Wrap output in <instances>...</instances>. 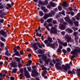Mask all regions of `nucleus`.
<instances>
[{
    "label": "nucleus",
    "mask_w": 80,
    "mask_h": 80,
    "mask_svg": "<svg viewBox=\"0 0 80 80\" xmlns=\"http://www.w3.org/2000/svg\"><path fill=\"white\" fill-rule=\"evenodd\" d=\"M62 61H60V62H57L55 65V67L56 68H57V70H62H62H63V68L64 71H63L64 72H65L68 70V69H70V65L68 64H67L66 66L65 65L62 64V67L60 66L62 64Z\"/></svg>",
    "instance_id": "f257e3e1"
},
{
    "label": "nucleus",
    "mask_w": 80,
    "mask_h": 80,
    "mask_svg": "<svg viewBox=\"0 0 80 80\" xmlns=\"http://www.w3.org/2000/svg\"><path fill=\"white\" fill-rule=\"evenodd\" d=\"M1 28H2V27H0V30H1ZM0 33H1V35H2V36H3L4 38H6L7 37V32L4 31L3 29L0 31Z\"/></svg>",
    "instance_id": "f03ea898"
},
{
    "label": "nucleus",
    "mask_w": 80,
    "mask_h": 80,
    "mask_svg": "<svg viewBox=\"0 0 80 80\" xmlns=\"http://www.w3.org/2000/svg\"><path fill=\"white\" fill-rule=\"evenodd\" d=\"M38 3L41 5L45 6V5H47L48 4V2L47 0H45L44 2L42 1H39L38 2Z\"/></svg>",
    "instance_id": "7ed1b4c3"
},
{
    "label": "nucleus",
    "mask_w": 80,
    "mask_h": 80,
    "mask_svg": "<svg viewBox=\"0 0 80 80\" xmlns=\"http://www.w3.org/2000/svg\"><path fill=\"white\" fill-rule=\"evenodd\" d=\"M50 32L51 33L57 34V29L55 27H52Z\"/></svg>",
    "instance_id": "20e7f679"
},
{
    "label": "nucleus",
    "mask_w": 80,
    "mask_h": 80,
    "mask_svg": "<svg viewBox=\"0 0 80 80\" xmlns=\"http://www.w3.org/2000/svg\"><path fill=\"white\" fill-rule=\"evenodd\" d=\"M39 73L37 71L34 70H32V73L31 74V75L32 77H34L38 75Z\"/></svg>",
    "instance_id": "39448f33"
},
{
    "label": "nucleus",
    "mask_w": 80,
    "mask_h": 80,
    "mask_svg": "<svg viewBox=\"0 0 80 80\" xmlns=\"http://www.w3.org/2000/svg\"><path fill=\"white\" fill-rule=\"evenodd\" d=\"M65 39L67 40V42L68 43H69V42H70V40H71V39L72 38L71 37L67 34L65 35Z\"/></svg>",
    "instance_id": "423d86ee"
},
{
    "label": "nucleus",
    "mask_w": 80,
    "mask_h": 80,
    "mask_svg": "<svg viewBox=\"0 0 80 80\" xmlns=\"http://www.w3.org/2000/svg\"><path fill=\"white\" fill-rule=\"evenodd\" d=\"M11 67H13L14 68H17L18 67V66L17 65V62L16 61H15L14 62H12L11 64Z\"/></svg>",
    "instance_id": "0eeeda50"
},
{
    "label": "nucleus",
    "mask_w": 80,
    "mask_h": 80,
    "mask_svg": "<svg viewBox=\"0 0 80 80\" xmlns=\"http://www.w3.org/2000/svg\"><path fill=\"white\" fill-rule=\"evenodd\" d=\"M68 73L69 75H70V74H74V75H75V72L73 70L71 71V70L69 69L68 71Z\"/></svg>",
    "instance_id": "6e6552de"
},
{
    "label": "nucleus",
    "mask_w": 80,
    "mask_h": 80,
    "mask_svg": "<svg viewBox=\"0 0 80 80\" xmlns=\"http://www.w3.org/2000/svg\"><path fill=\"white\" fill-rule=\"evenodd\" d=\"M25 76L27 78H31V76H30V75L28 72H25Z\"/></svg>",
    "instance_id": "1a4fd4ad"
},
{
    "label": "nucleus",
    "mask_w": 80,
    "mask_h": 80,
    "mask_svg": "<svg viewBox=\"0 0 80 80\" xmlns=\"http://www.w3.org/2000/svg\"><path fill=\"white\" fill-rule=\"evenodd\" d=\"M15 55L16 56H17L18 57H20L21 56V55L20 54V52L18 51L16 52H15L14 54H13L12 57H14V56Z\"/></svg>",
    "instance_id": "9d476101"
},
{
    "label": "nucleus",
    "mask_w": 80,
    "mask_h": 80,
    "mask_svg": "<svg viewBox=\"0 0 80 80\" xmlns=\"http://www.w3.org/2000/svg\"><path fill=\"white\" fill-rule=\"evenodd\" d=\"M32 45L33 47L32 48H33V50L34 51H36V50H37L38 49V46H36L35 45Z\"/></svg>",
    "instance_id": "9b49d317"
},
{
    "label": "nucleus",
    "mask_w": 80,
    "mask_h": 80,
    "mask_svg": "<svg viewBox=\"0 0 80 80\" xmlns=\"http://www.w3.org/2000/svg\"><path fill=\"white\" fill-rule=\"evenodd\" d=\"M77 76L78 77H80V68H78L77 69Z\"/></svg>",
    "instance_id": "f8f14e48"
},
{
    "label": "nucleus",
    "mask_w": 80,
    "mask_h": 80,
    "mask_svg": "<svg viewBox=\"0 0 80 80\" xmlns=\"http://www.w3.org/2000/svg\"><path fill=\"white\" fill-rule=\"evenodd\" d=\"M45 63L47 65H48V63H49V62H50V58H48V59L44 61Z\"/></svg>",
    "instance_id": "ddd939ff"
},
{
    "label": "nucleus",
    "mask_w": 80,
    "mask_h": 80,
    "mask_svg": "<svg viewBox=\"0 0 80 80\" xmlns=\"http://www.w3.org/2000/svg\"><path fill=\"white\" fill-rule=\"evenodd\" d=\"M43 25L44 27H46V28H47V29L48 30V31H50V29H49L48 26V25L46 26L47 25V22H45Z\"/></svg>",
    "instance_id": "4468645a"
},
{
    "label": "nucleus",
    "mask_w": 80,
    "mask_h": 80,
    "mask_svg": "<svg viewBox=\"0 0 80 80\" xmlns=\"http://www.w3.org/2000/svg\"><path fill=\"white\" fill-rule=\"evenodd\" d=\"M64 20L66 22L70 20L69 15H67V16L64 18Z\"/></svg>",
    "instance_id": "2eb2a0df"
},
{
    "label": "nucleus",
    "mask_w": 80,
    "mask_h": 80,
    "mask_svg": "<svg viewBox=\"0 0 80 80\" xmlns=\"http://www.w3.org/2000/svg\"><path fill=\"white\" fill-rule=\"evenodd\" d=\"M37 51L39 54H43V50L42 49H39Z\"/></svg>",
    "instance_id": "dca6fc26"
},
{
    "label": "nucleus",
    "mask_w": 80,
    "mask_h": 80,
    "mask_svg": "<svg viewBox=\"0 0 80 80\" xmlns=\"http://www.w3.org/2000/svg\"><path fill=\"white\" fill-rule=\"evenodd\" d=\"M66 30L67 32H69V33H72L73 32V30L68 28H67Z\"/></svg>",
    "instance_id": "f3484780"
},
{
    "label": "nucleus",
    "mask_w": 80,
    "mask_h": 80,
    "mask_svg": "<svg viewBox=\"0 0 80 80\" xmlns=\"http://www.w3.org/2000/svg\"><path fill=\"white\" fill-rule=\"evenodd\" d=\"M15 59L17 61V62H18V63H21L20 62V58L18 57H16L15 58Z\"/></svg>",
    "instance_id": "a211bd4d"
},
{
    "label": "nucleus",
    "mask_w": 80,
    "mask_h": 80,
    "mask_svg": "<svg viewBox=\"0 0 80 80\" xmlns=\"http://www.w3.org/2000/svg\"><path fill=\"white\" fill-rule=\"evenodd\" d=\"M28 62V63L26 65V66H27L28 67V66H30L32 63V61L31 60H29Z\"/></svg>",
    "instance_id": "6ab92c4d"
},
{
    "label": "nucleus",
    "mask_w": 80,
    "mask_h": 80,
    "mask_svg": "<svg viewBox=\"0 0 80 80\" xmlns=\"http://www.w3.org/2000/svg\"><path fill=\"white\" fill-rule=\"evenodd\" d=\"M50 4L51 6L52 7H55V5H56V4H55L53 3V2H50Z\"/></svg>",
    "instance_id": "aec40b11"
},
{
    "label": "nucleus",
    "mask_w": 80,
    "mask_h": 80,
    "mask_svg": "<svg viewBox=\"0 0 80 80\" xmlns=\"http://www.w3.org/2000/svg\"><path fill=\"white\" fill-rule=\"evenodd\" d=\"M55 43H51V47H52V48H56V47H55Z\"/></svg>",
    "instance_id": "412c9836"
},
{
    "label": "nucleus",
    "mask_w": 80,
    "mask_h": 80,
    "mask_svg": "<svg viewBox=\"0 0 80 80\" xmlns=\"http://www.w3.org/2000/svg\"><path fill=\"white\" fill-rule=\"evenodd\" d=\"M67 7V3L66 2H65L63 4V8H65Z\"/></svg>",
    "instance_id": "4be33fe9"
},
{
    "label": "nucleus",
    "mask_w": 80,
    "mask_h": 80,
    "mask_svg": "<svg viewBox=\"0 0 80 80\" xmlns=\"http://www.w3.org/2000/svg\"><path fill=\"white\" fill-rule=\"evenodd\" d=\"M39 15L40 17L43 16V12L41 11H39Z\"/></svg>",
    "instance_id": "5701e85b"
},
{
    "label": "nucleus",
    "mask_w": 80,
    "mask_h": 80,
    "mask_svg": "<svg viewBox=\"0 0 80 80\" xmlns=\"http://www.w3.org/2000/svg\"><path fill=\"white\" fill-rule=\"evenodd\" d=\"M39 43H38V42H34V43L33 42H31V44H30L31 45H36V46H37V45H38V44Z\"/></svg>",
    "instance_id": "b1692460"
},
{
    "label": "nucleus",
    "mask_w": 80,
    "mask_h": 80,
    "mask_svg": "<svg viewBox=\"0 0 80 80\" xmlns=\"http://www.w3.org/2000/svg\"><path fill=\"white\" fill-rule=\"evenodd\" d=\"M42 58V60H43V61H45V60H47V56L46 55L45 56H43Z\"/></svg>",
    "instance_id": "393cba45"
},
{
    "label": "nucleus",
    "mask_w": 80,
    "mask_h": 80,
    "mask_svg": "<svg viewBox=\"0 0 80 80\" xmlns=\"http://www.w3.org/2000/svg\"><path fill=\"white\" fill-rule=\"evenodd\" d=\"M48 40L50 43L52 42V38L51 37H49L48 38Z\"/></svg>",
    "instance_id": "a878e982"
},
{
    "label": "nucleus",
    "mask_w": 80,
    "mask_h": 80,
    "mask_svg": "<svg viewBox=\"0 0 80 80\" xmlns=\"http://www.w3.org/2000/svg\"><path fill=\"white\" fill-rule=\"evenodd\" d=\"M61 30H65V26L63 25H61L60 27Z\"/></svg>",
    "instance_id": "bb28decb"
},
{
    "label": "nucleus",
    "mask_w": 80,
    "mask_h": 80,
    "mask_svg": "<svg viewBox=\"0 0 80 80\" xmlns=\"http://www.w3.org/2000/svg\"><path fill=\"white\" fill-rule=\"evenodd\" d=\"M3 8H4L3 7V4L0 2V9H3Z\"/></svg>",
    "instance_id": "cd10ccee"
},
{
    "label": "nucleus",
    "mask_w": 80,
    "mask_h": 80,
    "mask_svg": "<svg viewBox=\"0 0 80 80\" xmlns=\"http://www.w3.org/2000/svg\"><path fill=\"white\" fill-rule=\"evenodd\" d=\"M17 69L16 68H14L12 70V73H17Z\"/></svg>",
    "instance_id": "c85d7f7f"
},
{
    "label": "nucleus",
    "mask_w": 80,
    "mask_h": 80,
    "mask_svg": "<svg viewBox=\"0 0 80 80\" xmlns=\"http://www.w3.org/2000/svg\"><path fill=\"white\" fill-rule=\"evenodd\" d=\"M1 38V40L2 41V42H5V41H6V39L3 37H0Z\"/></svg>",
    "instance_id": "c756f323"
},
{
    "label": "nucleus",
    "mask_w": 80,
    "mask_h": 80,
    "mask_svg": "<svg viewBox=\"0 0 80 80\" xmlns=\"http://www.w3.org/2000/svg\"><path fill=\"white\" fill-rule=\"evenodd\" d=\"M48 14H46L43 17V18L44 19V20H46V19H47L48 18Z\"/></svg>",
    "instance_id": "7c9ffc66"
},
{
    "label": "nucleus",
    "mask_w": 80,
    "mask_h": 80,
    "mask_svg": "<svg viewBox=\"0 0 80 80\" xmlns=\"http://www.w3.org/2000/svg\"><path fill=\"white\" fill-rule=\"evenodd\" d=\"M62 45H63V47H67V42H65L63 43V42L61 43Z\"/></svg>",
    "instance_id": "2f4dec72"
},
{
    "label": "nucleus",
    "mask_w": 80,
    "mask_h": 80,
    "mask_svg": "<svg viewBox=\"0 0 80 80\" xmlns=\"http://www.w3.org/2000/svg\"><path fill=\"white\" fill-rule=\"evenodd\" d=\"M74 52H75V53H78L77 52H78V53H79V52H80V48L79 49H76L75 51Z\"/></svg>",
    "instance_id": "473e14b6"
},
{
    "label": "nucleus",
    "mask_w": 80,
    "mask_h": 80,
    "mask_svg": "<svg viewBox=\"0 0 80 80\" xmlns=\"http://www.w3.org/2000/svg\"><path fill=\"white\" fill-rule=\"evenodd\" d=\"M74 24L75 25V26H76V27H78V22H74Z\"/></svg>",
    "instance_id": "72a5a7b5"
},
{
    "label": "nucleus",
    "mask_w": 80,
    "mask_h": 80,
    "mask_svg": "<svg viewBox=\"0 0 80 80\" xmlns=\"http://www.w3.org/2000/svg\"><path fill=\"white\" fill-rule=\"evenodd\" d=\"M78 33L77 32H74L73 33V35L74 36V37H77V35H78Z\"/></svg>",
    "instance_id": "f704fd0d"
},
{
    "label": "nucleus",
    "mask_w": 80,
    "mask_h": 80,
    "mask_svg": "<svg viewBox=\"0 0 80 80\" xmlns=\"http://www.w3.org/2000/svg\"><path fill=\"white\" fill-rule=\"evenodd\" d=\"M48 17H53V16L51 12H50L48 14Z\"/></svg>",
    "instance_id": "c9c22d12"
},
{
    "label": "nucleus",
    "mask_w": 80,
    "mask_h": 80,
    "mask_svg": "<svg viewBox=\"0 0 80 80\" xmlns=\"http://www.w3.org/2000/svg\"><path fill=\"white\" fill-rule=\"evenodd\" d=\"M37 45H38V47L40 48H42V47L41 44H40V43H39Z\"/></svg>",
    "instance_id": "e433bc0d"
},
{
    "label": "nucleus",
    "mask_w": 80,
    "mask_h": 80,
    "mask_svg": "<svg viewBox=\"0 0 80 80\" xmlns=\"http://www.w3.org/2000/svg\"><path fill=\"white\" fill-rule=\"evenodd\" d=\"M68 23L69 24H71V25H73V22H72V21L71 20H70L68 21Z\"/></svg>",
    "instance_id": "4c0bfd02"
},
{
    "label": "nucleus",
    "mask_w": 80,
    "mask_h": 80,
    "mask_svg": "<svg viewBox=\"0 0 80 80\" xmlns=\"http://www.w3.org/2000/svg\"><path fill=\"white\" fill-rule=\"evenodd\" d=\"M52 21V19H48L47 20V22L48 23H50Z\"/></svg>",
    "instance_id": "58836bf2"
},
{
    "label": "nucleus",
    "mask_w": 80,
    "mask_h": 80,
    "mask_svg": "<svg viewBox=\"0 0 80 80\" xmlns=\"http://www.w3.org/2000/svg\"><path fill=\"white\" fill-rule=\"evenodd\" d=\"M58 8L59 11H61L62 10V7L60 6H59L58 7Z\"/></svg>",
    "instance_id": "ea45409f"
},
{
    "label": "nucleus",
    "mask_w": 80,
    "mask_h": 80,
    "mask_svg": "<svg viewBox=\"0 0 80 80\" xmlns=\"http://www.w3.org/2000/svg\"><path fill=\"white\" fill-rule=\"evenodd\" d=\"M32 68L33 69V70H36V68H37V66H32Z\"/></svg>",
    "instance_id": "a19ab883"
},
{
    "label": "nucleus",
    "mask_w": 80,
    "mask_h": 80,
    "mask_svg": "<svg viewBox=\"0 0 80 80\" xmlns=\"http://www.w3.org/2000/svg\"><path fill=\"white\" fill-rule=\"evenodd\" d=\"M57 40H58V42L59 44H60V43L61 44V45H62V43L63 42H61V41L60 40V39H59V38H58Z\"/></svg>",
    "instance_id": "79ce46f5"
},
{
    "label": "nucleus",
    "mask_w": 80,
    "mask_h": 80,
    "mask_svg": "<svg viewBox=\"0 0 80 80\" xmlns=\"http://www.w3.org/2000/svg\"><path fill=\"white\" fill-rule=\"evenodd\" d=\"M57 52H58V53H62V50L59 48H58V49Z\"/></svg>",
    "instance_id": "37998d69"
},
{
    "label": "nucleus",
    "mask_w": 80,
    "mask_h": 80,
    "mask_svg": "<svg viewBox=\"0 0 80 80\" xmlns=\"http://www.w3.org/2000/svg\"><path fill=\"white\" fill-rule=\"evenodd\" d=\"M27 68L29 72H32V68H31V67H30L29 68L28 67Z\"/></svg>",
    "instance_id": "c03bdc74"
},
{
    "label": "nucleus",
    "mask_w": 80,
    "mask_h": 80,
    "mask_svg": "<svg viewBox=\"0 0 80 80\" xmlns=\"http://www.w3.org/2000/svg\"><path fill=\"white\" fill-rule=\"evenodd\" d=\"M20 54L21 55H23V54H24V52H23V51H20Z\"/></svg>",
    "instance_id": "a18cd8bd"
},
{
    "label": "nucleus",
    "mask_w": 80,
    "mask_h": 80,
    "mask_svg": "<svg viewBox=\"0 0 80 80\" xmlns=\"http://www.w3.org/2000/svg\"><path fill=\"white\" fill-rule=\"evenodd\" d=\"M51 13L52 14V16H54L55 15V12L53 11H51Z\"/></svg>",
    "instance_id": "49530a36"
},
{
    "label": "nucleus",
    "mask_w": 80,
    "mask_h": 80,
    "mask_svg": "<svg viewBox=\"0 0 80 80\" xmlns=\"http://www.w3.org/2000/svg\"><path fill=\"white\" fill-rule=\"evenodd\" d=\"M18 68H20V67H22V65L21 64V62L19 63H18Z\"/></svg>",
    "instance_id": "de8ad7c7"
},
{
    "label": "nucleus",
    "mask_w": 80,
    "mask_h": 80,
    "mask_svg": "<svg viewBox=\"0 0 80 80\" xmlns=\"http://www.w3.org/2000/svg\"><path fill=\"white\" fill-rule=\"evenodd\" d=\"M72 29H73V30H74V31H76L77 30H78V28H75V27H72Z\"/></svg>",
    "instance_id": "09e8293b"
},
{
    "label": "nucleus",
    "mask_w": 80,
    "mask_h": 80,
    "mask_svg": "<svg viewBox=\"0 0 80 80\" xmlns=\"http://www.w3.org/2000/svg\"><path fill=\"white\" fill-rule=\"evenodd\" d=\"M13 52L14 53H16L17 52H18L17 51V49L15 48H13Z\"/></svg>",
    "instance_id": "8fccbe9b"
},
{
    "label": "nucleus",
    "mask_w": 80,
    "mask_h": 80,
    "mask_svg": "<svg viewBox=\"0 0 80 80\" xmlns=\"http://www.w3.org/2000/svg\"><path fill=\"white\" fill-rule=\"evenodd\" d=\"M23 69L24 73H26L28 72L27 70V68H24Z\"/></svg>",
    "instance_id": "3c124183"
},
{
    "label": "nucleus",
    "mask_w": 80,
    "mask_h": 80,
    "mask_svg": "<svg viewBox=\"0 0 80 80\" xmlns=\"http://www.w3.org/2000/svg\"><path fill=\"white\" fill-rule=\"evenodd\" d=\"M41 23H44V20L42 18H41Z\"/></svg>",
    "instance_id": "603ef678"
},
{
    "label": "nucleus",
    "mask_w": 80,
    "mask_h": 80,
    "mask_svg": "<svg viewBox=\"0 0 80 80\" xmlns=\"http://www.w3.org/2000/svg\"><path fill=\"white\" fill-rule=\"evenodd\" d=\"M6 50H7V51L5 52V55H7V54L9 52V51H8V49H7V48H6Z\"/></svg>",
    "instance_id": "864d4df0"
},
{
    "label": "nucleus",
    "mask_w": 80,
    "mask_h": 80,
    "mask_svg": "<svg viewBox=\"0 0 80 80\" xmlns=\"http://www.w3.org/2000/svg\"><path fill=\"white\" fill-rule=\"evenodd\" d=\"M4 22V20L3 19H2V20L0 19V24L1 23H3Z\"/></svg>",
    "instance_id": "5fc2aeb1"
},
{
    "label": "nucleus",
    "mask_w": 80,
    "mask_h": 80,
    "mask_svg": "<svg viewBox=\"0 0 80 80\" xmlns=\"http://www.w3.org/2000/svg\"><path fill=\"white\" fill-rule=\"evenodd\" d=\"M61 17H60V15H57L56 16V18H60Z\"/></svg>",
    "instance_id": "6e6d98bb"
},
{
    "label": "nucleus",
    "mask_w": 80,
    "mask_h": 80,
    "mask_svg": "<svg viewBox=\"0 0 80 80\" xmlns=\"http://www.w3.org/2000/svg\"><path fill=\"white\" fill-rule=\"evenodd\" d=\"M75 17L76 18H77V20H80V18L79 17H78L77 16H75Z\"/></svg>",
    "instance_id": "4d7b16f0"
},
{
    "label": "nucleus",
    "mask_w": 80,
    "mask_h": 80,
    "mask_svg": "<svg viewBox=\"0 0 80 80\" xmlns=\"http://www.w3.org/2000/svg\"><path fill=\"white\" fill-rule=\"evenodd\" d=\"M7 6H8L9 8H11L12 7V5L10 4H8Z\"/></svg>",
    "instance_id": "13d9d810"
},
{
    "label": "nucleus",
    "mask_w": 80,
    "mask_h": 80,
    "mask_svg": "<svg viewBox=\"0 0 80 80\" xmlns=\"http://www.w3.org/2000/svg\"><path fill=\"white\" fill-rule=\"evenodd\" d=\"M47 70V68L45 67L43 68L42 69V70Z\"/></svg>",
    "instance_id": "bf43d9fd"
},
{
    "label": "nucleus",
    "mask_w": 80,
    "mask_h": 80,
    "mask_svg": "<svg viewBox=\"0 0 80 80\" xmlns=\"http://www.w3.org/2000/svg\"><path fill=\"white\" fill-rule=\"evenodd\" d=\"M49 65L50 66H51L52 67H54V64L52 63V62L49 63Z\"/></svg>",
    "instance_id": "052dcab7"
},
{
    "label": "nucleus",
    "mask_w": 80,
    "mask_h": 80,
    "mask_svg": "<svg viewBox=\"0 0 80 80\" xmlns=\"http://www.w3.org/2000/svg\"><path fill=\"white\" fill-rule=\"evenodd\" d=\"M44 43H48V40L46 39L44 41Z\"/></svg>",
    "instance_id": "680f3d73"
},
{
    "label": "nucleus",
    "mask_w": 80,
    "mask_h": 80,
    "mask_svg": "<svg viewBox=\"0 0 80 80\" xmlns=\"http://www.w3.org/2000/svg\"><path fill=\"white\" fill-rule=\"evenodd\" d=\"M67 52H70L71 51V49L70 48H67Z\"/></svg>",
    "instance_id": "e2e57ef3"
},
{
    "label": "nucleus",
    "mask_w": 80,
    "mask_h": 80,
    "mask_svg": "<svg viewBox=\"0 0 80 80\" xmlns=\"http://www.w3.org/2000/svg\"><path fill=\"white\" fill-rule=\"evenodd\" d=\"M53 24H57V21L55 20H53Z\"/></svg>",
    "instance_id": "0e129e2a"
},
{
    "label": "nucleus",
    "mask_w": 80,
    "mask_h": 80,
    "mask_svg": "<svg viewBox=\"0 0 80 80\" xmlns=\"http://www.w3.org/2000/svg\"><path fill=\"white\" fill-rule=\"evenodd\" d=\"M41 8H42V10H44L45 9V7L42 6Z\"/></svg>",
    "instance_id": "69168bd1"
},
{
    "label": "nucleus",
    "mask_w": 80,
    "mask_h": 80,
    "mask_svg": "<svg viewBox=\"0 0 80 80\" xmlns=\"http://www.w3.org/2000/svg\"><path fill=\"white\" fill-rule=\"evenodd\" d=\"M62 51L63 52V53H67V50H65V49H63L62 50Z\"/></svg>",
    "instance_id": "338daca9"
},
{
    "label": "nucleus",
    "mask_w": 80,
    "mask_h": 80,
    "mask_svg": "<svg viewBox=\"0 0 80 80\" xmlns=\"http://www.w3.org/2000/svg\"><path fill=\"white\" fill-rule=\"evenodd\" d=\"M11 80H15V78L13 77H11L10 78Z\"/></svg>",
    "instance_id": "774afa93"
}]
</instances>
